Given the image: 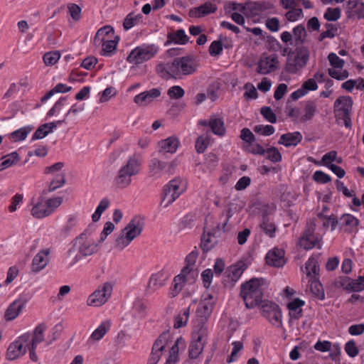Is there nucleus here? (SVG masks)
Returning <instances> with one entry per match:
<instances>
[{"label": "nucleus", "mask_w": 364, "mask_h": 364, "mask_svg": "<svg viewBox=\"0 0 364 364\" xmlns=\"http://www.w3.org/2000/svg\"><path fill=\"white\" fill-rule=\"evenodd\" d=\"M113 35L114 29L112 26H103L97 31L94 38V43L95 46H100L102 41L106 39H112Z\"/></svg>", "instance_id": "c85d7f7f"}, {"label": "nucleus", "mask_w": 364, "mask_h": 364, "mask_svg": "<svg viewBox=\"0 0 364 364\" xmlns=\"http://www.w3.org/2000/svg\"><path fill=\"white\" fill-rule=\"evenodd\" d=\"M166 165V162L153 158L149 164V176L156 178H160Z\"/></svg>", "instance_id": "a878e982"}, {"label": "nucleus", "mask_w": 364, "mask_h": 364, "mask_svg": "<svg viewBox=\"0 0 364 364\" xmlns=\"http://www.w3.org/2000/svg\"><path fill=\"white\" fill-rule=\"evenodd\" d=\"M25 306V301L21 299H16L7 308L4 314V318L11 321L18 316Z\"/></svg>", "instance_id": "5701e85b"}, {"label": "nucleus", "mask_w": 364, "mask_h": 364, "mask_svg": "<svg viewBox=\"0 0 364 364\" xmlns=\"http://www.w3.org/2000/svg\"><path fill=\"white\" fill-rule=\"evenodd\" d=\"M311 292L320 300H323L325 298L324 290L322 284L317 281H312L311 283Z\"/></svg>", "instance_id": "4d7b16f0"}, {"label": "nucleus", "mask_w": 364, "mask_h": 364, "mask_svg": "<svg viewBox=\"0 0 364 364\" xmlns=\"http://www.w3.org/2000/svg\"><path fill=\"white\" fill-rule=\"evenodd\" d=\"M84 233L77 237L73 243V247H76L78 252L83 257L90 256L97 251V245L90 240L84 238Z\"/></svg>", "instance_id": "2eb2a0df"}, {"label": "nucleus", "mask_w": 364, "mask_h": 364, "mask_svg": "<svg viewBox=\"0 0 364 364\" xmlns=\"http://www.w3.org/2000/svg\"><path fill=\"white\" fill-rule=\"evenodd\" d=\"M302 139V134L299 132H288L281 135L278 144L285 147L296 146Z\"/></svg>", "instance_id": "b1692460"}, {"label": "nucleus", "mask_w": 364, "mask_h": 364, "mask_svg": "<svg viewBox=\"0 0 364 364\" xmlns=\"http://www.w3.org/2000/svg\"><path fill=\"white\" fill-rule=\"evenodd\" d=\"M260 113L269 122L272 124L277 122V116L269 107H262L260 109Z\"/></svg>", "instance_id": "e2e57ef3"}, {"label": "nucleus", "mask_w": 364, "mask_h": 364, "mask_svg": "<svg viewBox=\"0 0 364 364\" xmlns=\"http://www.w3.org/2000/svg\"><path fill=\"white\" fill-rule=\"evenodd\" d=\"M262 314L272 324L278 327L282 324V311L277 304L272 301H265L262 306Z\"/></svg>", "instance_id": "f8f14e48"}, {"label": "nucleus", "mask_w": 364, "mask_h": 364, "mask_svg": "<svg viewBox=\"0 0 364 364\" xmlns=\"http://www.w3.org/2000/svg\"><path fill=\"white\" fill-rule=\"evenodd\" d=\"M160 95L161 91L159 89L153 88L136 95L134 98V102L139 106H146L151 103L154 99L159 97Z\"/></svg>", "instance_id": "6ab92c4d"}, {"label": "nucleus", "mask_w": 364, "mask_h": 364, "mask_svg": "<svg viewBox=\"0 0 364 364\" xmlns=\"http://www.w3.org/2000/svg\"><path fill=\"white\" fill-rule=\"evenodd\" d=\"M360 220L350 213L343 214L338 220V228L341 232L351 234L358 231Z\"/></svg>", "instance_id": "4468645a"}, {"label": "nucleus", "mask_w": 364, "mask_h": 364, "mask_svg": "<svg viewBox=\"0 0 364 364\" xmlns=\"http://www.w3.org/2000/svg\"><path fill=\"white\" fill-rule=\"evenodd\" d=\"M181 181L178 178H174L170 181L163 189L161 205L164 208L168 207L174 202L181 195L179 190Z\"/></svg>", "instance_id": "9d476101"}, {"label": "nucleus", "mask_w": 364, "mask_h": 364, "mask_svg": "<svg viewBox=\"0 0 364 364\" xmlns=\"http://www.w3.org/2000/svg\"><path fill=\"white\" fill-rule=\"evenodd\" d=\"M274 9V5L269 1H256L252 4L251 11L255 14L261 12L270 11Z\"/></svg>", "instance_id": "79ce46f5"}, {"label": "nucleus", "mask_w": 364, "mask_h": 364, "mask_svg": "<svg viewBox=\"0 0 364 364\" xmlns=\"http://www.w3.org/2000/svg\"><path fill=\"white\" fill-rule=\"evenodd\" d=\"M171 343L169 331H164L158 337L154 343L151 351L146 364H157L159 361L163 351Z\"/></svg>", "instance_id": "6e6552de"}, {"label": "nucleus", "mask_w": 364, "mask_h": 364, "mask_svg": "<svg viewBox=\"0 0 364 364\" xmlns=\"http://www.w3.org/2000/svg\"><path fill=\"white\" fill-rule=\"evenodd\" d=\"M353 100L350 96L338 97L334 102V112L336 117H340L342 114L351 113Z\"/></svg>", "instance_id": "f3484780"}, {"label": "nucleus", "mask_w": 364, "mask_h": 364, "mask_svg": "<svg viewBox=\"0 0 364 364\" xmlns=\"http://www.w3.org/2000/svg\"><path fill=\"white\" fill-rule=\"evenodd\" d=\"M182 340V337H179L176 339L175 343L170 347L169 349V355L166 359V361L164 364H176L178 362V343Z\"/></svg>", "instance_id": "4c0bfd02"}, {"label": "nucleus", "mask_w": 364, "mask_h": 364, "mask_svg": "<svg viewBox=\"0 0 364 364\" xmlns=\"http://www.w3.org/2000/svg\"><path fill=\"white\" fill-rule=\"evenodd\" d=\"M141 168V161L139 156L134 155L129 157L127 164L118 171L114 179L116 186L120 188L129 186L132 182V176L137 175Z\"/></svg>", "instance_id": "20e7f679"}, {"label": "nucleus", "mask_w": 364, "mask_h": 364, "mask_svg": "<svg viewBox=\"0 0 364 364\" xmlns=\"http://www.w3.org/2000/svg\"><path fill=\"white\" fill-rule=\"evenodd\" d=\"M144 226V219L134 216L122 230V234L115 240V247L123 250L136 237L141 235Z\"/></svg>", "instance_id": "7ed1b4c3"}, {"label": "nucleus", "mask_w": 364, "mask_h": 364, "mask_svg": "<svg viewBox=\"0 0 364 364\" xmlns=\"http://www.w3.org/2000/svg\"><path fill=\"white\" fill-rule=\"evenodd\" d=\"M289 9L290 10L285 14V16L289 21H295L300 17L303 16V11L301 9L293 7Z\"/></svg>", "instance_id": "0e129e2a"}, {"label": "nucleus", "mask_w": 364, "mask_h": 364, "mask_svg": "<svg viewBox=\"0 0 364 364\" xmlns=\"http://www.w3.org/2000/svg\"><path fill=\"white\" fill-rule=\"evenodd\" d=\"M33 127L27 126L20 128L14 132H13L10 134V138L13 139L14 141H19L24 140L27 135L31 132Z\"/></svg>", "instance_id": "37998d69"}, {"label": "nucleus", "mask_w": 364, "mask_h": 364, "mask_svg": "<svg viewBox=\"0 0 364 364\" xmlns=\"http://www.w3.org/2000/svg\"><path fill=\"white\" fill-rule=\"evenodd\" d=\"M199 124L203 127H210L212 132L215 135L223 136L225 134L226 129L221 118L211 117L209 120H200Z\"/></svg>", "instance_id": "a211bd4d"}, {"label": "nucleus", "mask_w": 364, "mask_h": 364, "mask_svg": "<svg viewBox=\"0 0 364 364\" xmlns=\"http://www.w3.org/2000/svg\"><path fill=\"white\" fill-rule=\"evenodd\" d=\"M154 44H143L134 48L127 58L129 63L139 65L154 58L159 52Z\"/></svg>", "instance_id": "423d86ee"}, {"label": "nucleus", "mask_w": 364, "mask_h": 364, "mask_svg": "<svg viewBox=\"0 0 364 364\" xmlns=\"http://www.w3.org/2000/svg\"><path fill=\"white\" fill-rule=\"evenodd\" d=\"M284 255L285 252L283 249L274 247L266 255V262L272 267H282L287 262Z\"/></svg>", "instance_id": "dca6fc26"}, {"label": "nucleus", "mask_w": 364, "mask_h": 364, "mask_svg": "<svg viewBox=\"0 0 364 364\" xmlns=\"http://www.w3.org/2000/svg\"><path fill=\"white\" fill-rule=\"evenodd\" d=\"M102 51L100 54L104 56L112 55L117 49V41L112 39H106L102 41Z\"/></svg>", "instance_id": "e433bc0d"}, {"label": "nucleus", "mask_w": 364, "mask_h": 364, "mask_svg": "<svg viewBox=\"0 0 364 364\" xmlns=\"http://www.w3.org/2000/svg\"><path fill=\"white\" fill-rule=\"evenodd\" d=\"M171 43L182 45V28L178 29L176 31L171 30L168 33L164 46H167Z\"/></svg>", "instance_id": "c03bdc74"}, {"label": "nucleus", "mask_w": 364, "mask_h": 364, "mask_svg": "<svg viewBox=\"0 0 364 364\" xmlns=\"http://www.w3.org/2000/svg\"><path fill=\"white\" fill-rule=\"evenodd\" d=\"M305 304L304 301L296 298L290 301L287 304V308L289 310V316L293 319H299L303 316V311L301 307Z\"/></svg>", "instance_id": "bb28decb"}, {"label": "nucleus", "mask_w": 364, "mask_h": 364, "mask_svg": "<svg viewBox=\"0 0 364 364\" xmlns=\"http://www.w3.org/2000/svg\"><path fill=\"white\" fill-rule=\"evenodd\" d=\"M60 58V52L55 50L45 53L43 57V60L46 65H53L58 62Z\"/></svg>", "instance_id": "864d4df0"}, {"label": "nucleus", "mask_w": 364, "mask_h": 364, "mask_svg": "<svg viewBox=\"0 0 364 364\" xmlns=\"http://www.w3.org/2000/svg\"><path fill=\"white\" fill-rule=\"evenodd\" d=\"M276 210V205L274 203L264 204L261 208L262 217L261 220L272 219L270 215H273Z\"/></svg>", "instance_id": "bf43d9fd"}, {"label": "nucleus", "mask_w": 364, "mask_h": 364, "mask_svg": "<svg viewBox=\"0 0 364 364\" xmlns=\"http://www.w3.org/2000/svg\"><path fill=\"white\" fill-rule=\"evenodd\" d=\"M52 213V209L48 208L46 203H38L31 209V215L36 218H43Z\"/></svg>", "instance_id": "f704fd0d"}, {"label": "nucleus", "mask_w": 364, "mask_h": 364, "mask_svg": "<svg viewBox=\"0 0 364 364\" xmlns=\"http://www.w3.org/2000/svg\"><path fill=\"white\" fill-rule=\"evenodd\" d=\"M292 38L294 37V46H302L306 38V31L303 24H299L294 27L292 31Z\"/></svg>", "instance_id": "473e14b6"}, {"label": "nucleus", "mask_w": 364, "mask_h": 364, "mask_svg": "<svg viewBox=\"0 0 364 364\" xmlns=\"http://www.w3.org/2000/svg\"><path fill=\"white\" fill-rule=\"evenodd\" d=\"M179 144V140L174 136L161 140L158 143V154L159 155H164L165 153L173 154L176 151Z\"/></svg>", "instance_id": "aec40b11"}, {"label": "nucleus", "mask_w": 364, "mask_h": 364, "mask_svg": "<svg viewBox=\"0 0 364 364\" xmlns=\"http://www.w3.org/2000/svg\"><path fill=\"white\" fill-rule=\"evenodd\" d=\"M2 159H4L3 165L9 168L16 164L20 160V156L16 151H14L4 156Z\"/></svg>", "instance_id": "052dcab7"}, {"label": "nucleus", "mask_w": 364, "mask_h": 364, "mask_svg": "<svg viewBox=\"0 0 364 364\" xmlns=\"http://www.w3.org/2000/svg\"><path fill=\"white\" fill-rule=\"evenodd\" d=\"M316 105L314 101H307L305 104L304 107V114L302 116L301 120V122H306L312 119L316 112Z\"/></svg>", "instance_id": "ea45409f"}, {"label": "nucleus", "mask_w": 364, "mask_h": 364, "mask_svg": "<svg viewBox=\"0 0 364 364\" xmlns=\"http://www.w3.org/2000/svg\"><path fill=\"white\" fill-rule=\"evenodd\" d=\"M207 336V330L203 321H198L194 326L192 333V341L189 346L188 355L191 359H195L203 352L205 338Z\"/></svg>", "instance_id": "39448f33"}, {"label": "nucleus", "mask_w": 364, "mask_h": 364, "mask_svg": "<svg viewBox=\"0 0 364 364\" xmlns=\"http://www.w3.org/2000/svg\"><path fill=\"white\" fill-rule=\"evenodd\" d=\"M168 276L162 271L153 274L149 278L147 285V291L154 292L165 284Z\"/></svg>", "instance_id": "393cba45"}, {"label": "nucleus", "mask_w": 364, "mask_h": 364, "mask_svg": "<svg viewBox=\"0 0 364 364\" xmlns=\"http://www.w3.org/2000/svg\"><path fill=\"white\" fill-rule=\"evenodd\" d=\"M345 350L346 353L351 358L358 355L359 350L353 340L348 341L345 345Z\"/></svg>", "instance_id": "338daca9"}, {"label": "nucleus", "mask_w": 364, "mask_h": 364, "mask_svg": "<svg viewBox=\"0 0 364 364\" xmlns=\"http://www.w3.org/2000/svg\"><path fill=\"white\" fill-rule=\"evenodd\" d=\"M306 274L309 277H314L318 274L319 267L317 260L314 257H310L306 262Z\"/></svg>", "instance_id": "49530a36"}, {"label": "nucleus", "mask_w": 364, "mask_h": 364, "mask_svg": "<svg viewBox=\"0 0 364 364\" xmlns=\"http://www.w3.org/2000/svg\"><path fill=\"white\" fill-rule=\"evenodd\" d=\"M255 132L259 134H262L264 136H270L273 134L275 132V129L272 125H263L258 124L255 126L253 128Z\"/></svg>", "instance_id": "6e6d98bb"}, {"label": "nucleus", "mask_w": 364, "mask_h": 364, "mask_svg": "<svg viewBox=\"0 0 364 364\" xmlns=\"http://www.w3.org/2000/svg\"><path fill=\"white\" fill-rule=\"evenodd\" d=\"M316 219L314 218H309L306 221V224L304 228V230L301 235L306 236H312V235H317L315 233L316 231Z\"/></svg>", "instance_id": "13d9d810"}, {"label": "nucleus", "mask_w": 364, "mask_h": 364, "mask_svg": "<svg viewBox=\"0 0 364 364\" xmlns=\"http://www.w3.org/2000/svg\"><path fill=\"white\" fill-rule=\"evenodd\" d=\"M216 10L217 6L215 4L206 1L200 6L191 9L188 14L190 17L197 18L213 14Z\"/></svg>", "instance_id": "4be33fe9"}, {"label": "nucleus", "mask_w": 364, "mask_h": 364, "mask_svg": "<svg viewBox=\"0 0 364 364\" xmlns=\"http://www.w3.org/2000/svg\"><path fill=\"white\" fill-rule=\"evenodd\" d=\"M341 17V9L336 8H328L323 14V18L328 21H336Z\"/></svg>", "instance_id": "5fc2aeb1"}, {"label": "nucleus", "mask_w": 364, "mask_h": 364, "mask_svg": "<svg viewBox=\"0 0 364 364\" xmlns=\"http://www.w3.org/2000/svg\"><path fill=\"white\" fill-rule=\"evenodd\" d=\"M113 289V284L111 282H105L102 286L99 287L87 298V304L92 306H101L105 304L110 298Z\"/></svg>", "instance_id": "1a4fd4ad"}, {"label": "nucleus", "mask_w": 364, "mask_h": 364, "mask_svg": "<svg viewBox=\"0 0 364 364\" xmlns=\"http://www.w3.org/2000/svg\"><path fill=\"white\" fill-rule=\"evenodd\" d=\"M313 179L314 181L323 184L327 183L331 180L330 176L325 173L322 171H315L313 175Z\"/></svg>", "instance_id": "774afa93"}, {"label": "nucleus", "mask_w": 364, "mask_h": 364, "mask_svg": "<svg viewBox=\"0 0 364 364\" xmlns=\"http://www.w3.org/2000/svg\"><path fill=\"white\" fill-rule=\"evenodd\" d=\"M317 216L318 218L323 220V227L324 228H328L330 226L331 231H333L337 228L338 220L335 215H326L323 213H319L317 214Z\"/></svg>", "instance_id": "c9c22d12"}, {"label": "nucleus", "mask_w": 364, "mask_h": 364, "mask_svg": "<svg viewBox=\"0 0 364 364\" xmlns=\"http://www.w3.org/2000/svg\"><path fill=\"white\" fill-rule=\"evenodd\" d=\"M46 329V326L44 323H40L35 328L32 335L24 333L18 340L12 342L7 348L6 359L14 360L24 355L28 349L30 359L33 362H37L38 358L36 352V347L43 341Z\"/></svg>", "instance_id": "f257e3e1"}, {"label": "nucleus", "mask_w": 364, "mask_h": 364, "mask_svg": "<svg viewBox=\"0 0 364 364\" xmlns=\"http://www.w3.org/2000/svg\"><path fill=\"white\" fill-rule=\"evenodd\" d=\"M65 174L57 175L50 183L48 190L47 191H43V193H47L55 191L57 188L62 187L65 183Z\"/></svg>", "instance_id": "09e8293b"}, {"label": "nucleus", "mask_w": 364, "mask_h": 364, "mask_svg": "<svg viewBox=\"0 0 364 364\" xmlns=\"http://www.w3.org/2000/svg\"><path fill=\"white\" fill-rule=\"evenodd\" d=\"M264 278H252L240 285V296L247 309H253L260 304L264 296Z\"/></svg>", "instance_id": "f03ea898"}, {"label": "nucleus", "mask_w": 364, "mask_h": 364, "mask_svg": "<svg viewBox=\"0 0 364 364\" xmlns=\"http://www.w3.org/2000/svg\"><path fill=\"white\" fill-rule=\"evenodd\" d=\"M198 256V251L195 249L186 257V267H183V284L195 282L198 276V269L196 267V262Z\"/></svg>", "instance_id": "9b49d317"}, {"label": "nucleus", "mask_w": 364, "mask_h": 364, "mask_svg": "<svg viewBox=\"0 0 364 364\" xmlns=\"http://www.w3.org/2000/svg\"><path fill=\"white\" fill-rule=\"evenodd\" d=\"M110 328V322L108 321L102 322L97 329H95L90 336V338L94 341L100 340L108 331Z\"/></svg>", "instance_id": "a19ab883"}, {"label": "nucleus", "mask_w": 364, "mask_h": 364, "mask_svg": "<svg viewBox=\"0 0 364 364\" xmlns=\"http://www.w3.org/2000/svg\"><path fill=\"white\" fill-rule=\"evenodd\" d=\"M279 60L277 54L265 55L264 54L259 59L257 72L259 74L267 75L275 71L278 68Z\"/></svg>", "instance_id": "ddd939ff"}, {"label": "nucleus", "mask_w": 364, "mask_h": 364, "mask_svg": "<svg viewBox=\"0 0 364 364\" xmlns=\"http://www.w3.org/2000/svg\"><path fill=\"white\" fill-rule=\"evenodd\" d=\"M266 158L273 163L280 162L282 156L279 149L274 146H271L266 149Z\"/></svg>", "instance_id": "3c124183"}, {"label": "nucleus", "mask_w": 364, "mask_h": 364, "mask_svg": "<svg viewBox=\"0 0 364 364\" xmlns=\"http://www.w3.org/2000/svg\"><path fill=\"white\" fill-rule=\"evenodd\" d=\"M199 60L194 56H183V75H191L196 72Z\"/></svg>", "instance_id": "c756f323"}, {"label": "nucleus", "mask_w": 364, "mask_h": 364, "mask_svg": "<svg viewBox=\"0 0 364 364\" xmlns=\"http://www.w3.org/2000/svg\"><path fill=\"white\" fill-rule=\"evenodd\" d=\"M328 59L330 65L334 68L342 69L345 65V61L334 53H330L328 55Z\"/></svg>", "instance_id": "680f3d73"}, {"label": "nucleus", "mask_w": 364, "mask_h": 364, "mask_svg": "<svg viewBox=\"0 0 364 364\" xmlns=\"http://www.w3.org/2000/svg\"><path fill=\"white\" fill-rule=\"evenodd\" d=\"M156 73L162 78L181 79L182 75V57L174 58L172 63H160L156 67Z\"/></svg>", "instance_id": "0eeeda50"}, {"label": "nucleus", "mask_w": 364, "mask_h": 364, "mask_svg": "<svg viewBox=\"0 0 364 364\" xmlns=\"http://www.w3.org/2000/svg\"><path fill=\"white\" fill-rule=\"evenodd\" d=\"M49 249L41 250L33 259L31 264V269L33 272H39L44 269L49 262L48 255Z\"/></svg>", "instance_id": "412c9836"}, {"label": "nucleus", "mask_w": 364, "mask_h": 364, "mask_svg": "<svg viewBox=\"0 0 364 364\" xmlns=\"http://www.w3.org/2000/svg\"><path fill=\"white\" fill-rule=\"evenodd\" d=\"M321 241V237L318 235L306 236L301 235L299 238V246L304 250H311Z\"/></svg>", "instance_id": "7c9ffc66"}, {"label": "nucleus", "mask_w": 364, "mask_h": 364, "mask_svg": "<svg viewBox=\"0 0 364 364\" xmlns=\"http://www.w3.org/2000/svg\"><path fill=\"white\" fill-rule=\"evenodd\" d=\"M77 218L75 215H70L68 218L67 223L63 227L61 232L64 236H67L71 230L76 225Z\"/></svg>", "instance_id": "69168bd1"}, {"label": "nucleus", "mask_w": 364, "mask_h": 364, "mask_svg": "<svg viewBox=\"0 0 364 364\" xmlns=\"http://www.w3.org/2000/svg\"><path fill=\"white\" fill-rule=\"evenodd\" d=\"M296 56L300 60L301 64L299 65H306L309 58V50L304 46H296Z\"/></svg>", "instance_id": "603ef678"}, {"label": "nucleus", "mask_w": 364, "mask_h": 364, "mask_svg": "<svg viewBox=\"0 0 364 364\" xmlns=\"http://www.w3.org/2000/svg\"><path fill=\"white\" fill-rule=\"evenodd\" d=\"M220 224H218L216 227L217 230L214 229L213 231L208 232L207 235H204L201 237L200 246L204 252H208L213 247L214 245L211 242L210 237L215 236L217 232L220 231Z\"/></svg>", "instance_id": "72a5a7b5"}, {"label": "nucleus", "mask_w": 364, "mask_h": 364, "mask_svg": "<svg viewBox=\"0 0 364 364\" xmlns=\"http://www.w3.org/2000/svg\"><path fill=\"white\" fill-rule=\"evenodd\" d=\"M326 31L321 33L318 37V41L321 42L325 38H333L338 33V27L333 23H326L324 25Z\"/></svg>", "instance_id": "58836bf2"}, {"label": "nucleus", "mask_w": 364, "mask_h": 364, "mask_svg": "<svg viewBox=\"0 0 364 364\" xmlns=\"http://www.w3.org/2000/svg\"><path fill=\"white\" fill-rule=\"evenodd\" d=\"M210 138L208 136H199L196 141L195 147L198 154L203 153L210 144Z\"/></svg>", "instance_id": "8fccbe9b"}, {"label": "nucleus", "mask_w": 364, "mask_h": 364, "mask_svg": "<svg viewBox=\"0 0 364 364\" xmlns=\"http://www.w3.org/2000/svg\"><path fill=\"white\" fill-rule=\"evenodd\" d=\"M182 291V273L176 275L173 282V284L170 288L169 296L173 298L178 295Z\"/></svg>", "instance_id": "a18cd8bd"}, {"label": "nucleus", "mask_w": 364, "mask_h": 364, "mask_svg": "<svg viewBox=\"0 0 364 364\" xmlns=\"http://www.w3.org/2000/svg\"><path fill=\"white\" fill-rule=\"evenodd\" d=\"M258 226L260 230L269 237L274 238L276 236L278 228L273 219L260 220Z\"/></svg>", "instance_id": "cd10ccee"}, {"label": "nucleus", "mask_w": 364, "mask_h": 364, "mask_svg": "<svg viewBox=\"0 0 364 364\" xmlns=\"http://www.w3.org/2000/svg\"><path fill=\"white\" fill-rule=\"evenodd\" d=\"M142 18V15L139 14L134 15V13L129 14L124 20L123 26L125 30H129L135 25Z\"/></svg>", "instance_id": "de8ad7c7"}, {"label": "nucleus", "mask_w": 364, "mask_h": 364, "mask_svg": "<svg viewBox=\"0 0 364 364\" xmlns=\"http://www.w3.org/2000/svg\"><path fill=\"white\" fill-rule=\"evenodd\" d=\"M247 265L243 262L231 265L228 269V277L232 282H237L246 269Z\"/></svg>", "instance_id": "2f4dec72"}]
</instances>
